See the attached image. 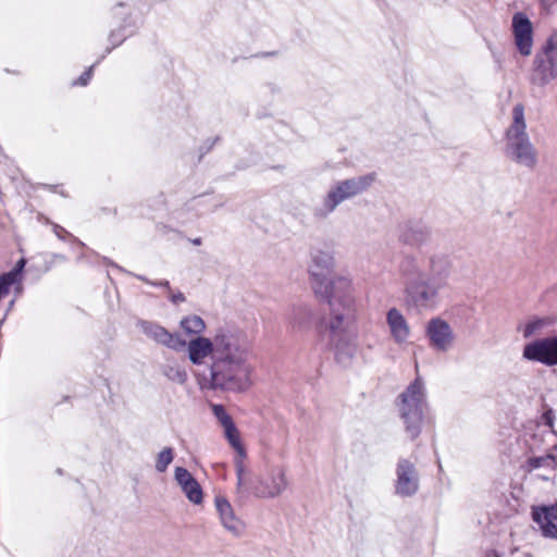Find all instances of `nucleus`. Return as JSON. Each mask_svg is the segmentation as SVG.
Returning <instances> with one entry per match:
<instances>
[{
	"instance_id": "1",
	"label": "nucleus",
	"mask_w": 557,
	"mask_h": 557,
	"mask_svg": "<svg viewBox=\"0 0 557 557\" xmlns=\"http://www.w3.org/2000/svg\"><path fill=\"white\" fill-rule=\"evenodd\" d=\"M180 327L185 335L193 337L185 346L188 360L195 366H203L210 360L202 375L206 387L245 393L252 386L250 347L243 333L221 329L212 338L206 337L202 334L207 324L194 313L184 315Z\"/></svg>"
},
{
	"instance_id": "2",
	"label": "nucleus",
	"mask_w": 557,
	"mask_h": 557,
	"mask_svg": "<svg viewBox=\"0 0 557 557\" xmlns=\"http://www.w3.org/2000/svg\"><path fill=\"white\" fill-rule=\"evenodd\" d=\"M329 305V315L320 323V335L333 350L337 363L347 367L357 350V310L354 287L338 281L337 292L317 297Z\"/></svg>"
},
{
	"instance_id": "3",
	"label": "nucleus",
	"mask_w": 557,
	"mask_h": 557,
	"mask_svg": "<svg viewBox=\"0 0 557 557\" xmlns=\"http://www.w3.org/2000/svg\"><path fill=\"white\" fill-rule=\"evenodd\" d=\"M335 267L334 250L329 247L311 249L308 274L310 286L315 297L336 293L339 280L346 281L348 288L354 287L349 276L333 274Z\"/></svg>"
},
{
	"instance_id": "4",
	"label": "nucleus",
	"mask_w": 557,
	"mask_h": 557,
	"mask_svg": "<svg viewBox=\"0 0 557 557\" xmlns=\"http://www.w3.org/2000/svg\"><path fill=\"white\" fill-rule=\"evenodd\" d=\"M506 151L511 161L527 169L537 164V151L527 134L524 109L516 104L512 109V122L506 132Z\"/></svg>"
},
{
	"instance_id": "5",
	"label": "nucleus",
	"mask_w": 557,
	"mask_h": 557,
	"mask_svg": "<svg viewBox=\"0 0 557 557\" xmlns=\"http://www.w3.org/2000/svg\"><path fill=\"white\" fill-rule=\"evenodd\" d=\"M396 407L405 424L407 435L414 440L419 436L424 414L428 410L426 391L423 381L417 377L398 396Z\"/></svg>"
},
{
	"instance_id": "6",
	"label": "nucleus",
	"mask_w": 557,
	"mask_h": 557,
	"mask_svg": "<svg viewBox=\"0 0 557 557\" xmlns=\"http://www.w3.org/2000/svg\"><path fill=\"white\" fill-rule=\"evenodd\" d=\"M288 485L285 468L281 465H272L264 475H255L247 466L245 484H239L237 479V492L243 495H253L258 498H274L280 496Z\"/></svg>"
},
{
	"instance_id": "7",
	"label": "nucleus",
	"mask_w": 557,
	"mask_h": 557,
	"mask_svg": "<svg viewBox=\"0 0 557 557\" xmlns=\"http://www.w3.org/2000/svg\"><path fill=\"white\" fill-rule=\"evenodd\" d=\"M376 180L377 176L370 173L337 182L327 191L321 207L317 208L315 215L321 218L329 215L345 200L367 191Z\"/></svg>"
},
{
	"instance_id": "8",
	"label": "nucleus",
	"mask_w": 557,
	"mask_h": 557,
	"mask_svg": "<svg viewBox=\"0 0 557 557\" xmlns=\"http://www.w3.org/2000/svg\"><path fill=\"white\" fill-rule=\"evenodd\" d=\"M212 412L223 428V434L230 446L234 449V467L236 479L244 485L247 476L246 449L242 443L240 433L235 425L232 417L226 412L222 405H213Z\"/></svg>"
},
{
	"instance_id": "9",
	"label": "nucleus",
	"mask_w": 557,
	"mask_h": 557,
	"mask_svg": "<svg viewBox=\"0 0 557 557\" xmlns=\"http://www.w3.org/2000/svg\"><path fill=\"white\" fill-rule=\"evenodd\" d=\"M522 356L529 361L548 367L557 366V336L544 337L527 344Z\"/></svg>"
},
{
	"instance_id": "10",
	"label": "nucleus",
	"mask_w": 557,
	"mask_h": 557,
	"mask_svg": "<svg viewBox=\"0 0 557 557\" xmlns=\"http://www.w3.org/2000/svg\"><path fill=\"white\" fill-rule=\"evenodd\" d=\"M534 77L541 84L557 77V32L549 37L543 54L536 58Z\"/></svg>"
},
{
	"instance_id": "11",
	"label": "nucleus",
	"mask_w": 557,
	"mask_h": 557,
	"mask_svg": "<svg viewBox=\"0 0 557 557\" xmlns=\"http://www.w3.org/2000/svg\"><path fill=\"white\" fill-rule=\"evenodd\" d=\"M425 331L433 349L445 352L454 346L455 334L445 320L441 318L431 319Z\"/></svg>"
},
{
	"instance_id": "12",
	"label": "nucleus",
	"mask_w": 557,
	"mask_h": 557,
	"mask_svg": "<svg viewBox=\"0 0 557 557\" xmlns=\"http://www.w3.org/2000/svg\"><path fill=\"white\" fill-rule=\"evenodd\" d=\"M395 492L401 497L413 496L419 490V474L412 462L403 459L396 469Z\"/></svg>"
},
{
	"instance_id": "13",
	"label": "nucleus",
	"mask_w": 557,
	"mask_h": 557,
	"mask_svg": "<svg viewBox=\"0 0 557 557\" xmlns=\"http://www.w3.org/2000/svg\"><path fill=\"white\" fill-rule=\"evenodd\" d=\"M140 329L147 337L154 341L157 344L175 351H180L186 346V341L180 334L172 333L157 323L144 321L140 322Z\"/></svg>"
},
{
	"instance_id": "14",
	"label": "nucleus",
	"mask_w": 557,
	"mask_h": 557,
	"mask_svg": "<svg viewBox=\"0 0 557 557\" xmlns=\"http://www.w3.org/2000/svg\"><path fill=\"white\" fill-rule=\"evenodd\" d=\"M444 286L445 281L441 277L432 280L422 286H408L406 290L418 307L433 309L438 304V292Z\"/></svg>"
},
{
	"instance_id": "15",
	"label": "nucleus",
	"mask_w": 557,
	"mask_h": 557,
	"mask_svg": "<svg viewBox=\"0 0 557 557\" xmlns=\"http://www.w3.org/2000/svg\"><path fill=\"white\" fill-rule=\"evenodd\" d=\"M512 33L519 52L522 55H530L533 47V26L525 14L519 12L512 16Z\"/></svg>"
},
{
	"instance_id": "16",
	"label": "nucleus",
	"mask_w": 557,
	"mask_h": 557,
	"mask_svg": "<svg viewBox=\"0 0 557 557\" xmlns=\"http://www.w3.org/2000/svg\"><path fill=\"white\" fill-rule=\"evenodd\" d=\"M214 505L224 529L236 536L242 535L245 531V523L236 516L230 502L223 496H216Z\"/></svg>"
},
{
	"instance_id": "17",
	"label": "nucleus",
	"mask_w": 557,
	"mask_h": 557,
	"mask_svg": "<svg viewBox=\"0 0 557 557\" xmlns=\"http://www.w3.org/2000/svg\"><path fill=\"white\" fill-rule=\"evenodd\" d=\"M174 478L190 503L195 505L202 503L203 493L201 486L187 469L183 467H176L174 471Z\"/></svg>"
},
{
	"instance_id": "18",
	"label": "nucleus",
	"mask_w": 557,
	"mask_h": 557,
	"mask_svg": "<svg viewBox=\"0 0 557 557\" xmlns=\"http://www.w3.org/2000/svg\"><path fill=\"white\" fill-rule=\"evenodd\" d=\"M532 517L544 537L557 541V506L535 508Z\"/></svg>"
},
{
	"instance_id": "19",
	"label": "nucleus",
	"mask_w": 557,
	"mask_h": 557,
	"mask_svg": "<svg viewBox=\"0 0 557 557\" xmlns=\"http://www.w3.org/2000/svg\"><path fill=\"white\" fill-rule=\"evenodd\" d=\"M386 321L394 342L400 346L407 344L410 337V326L404 314L395 308L391 309L387 312Z\"/></svg>"
},
{
	"instance_id": "20",
	"label": "nucleus",
	"mask_w": 557,
	"mask_h": 557,
	"mask_svg": "<svg viewBox=\"0 0 557 557\" xmlns=\"http://www.w3.org/2000/svg\"><path fill=\"white\" fill-rule=\"evenodd\" d=\"M557 323V318L555 315H542V317H532L524 324L520 326V331L524 338H529L532 336L541 335L544 332L548 331Z\"/></svg>"
},
{
	"instance_id": "21",
	"label": "nucleus",
	"mask_w": 557,
	"mask_h": 557,
	"mask_svg": "<svg viewBox=\"0 0 557 557\" xmlns=\"http://www.w3.org/2000/svg\"><path fill=\"white\" fill-rule=\"evenodd\" d=\"M163 374L176 384H184L187 381V372L185 368L176 361L169 360L164 368Z\"/></svg>"
},
{
	"instance_id": "22",
	"label": "nucleus",
	"mask_w": 557,
	"mask_h": 557,
	"mask_svg": "<svg viewBox=\"0 0 557 557\" xmlns=\"http://www.w3.org/2000/svg\"><path fill=\"white\" fill-rule=\"evenodd\" d=\"M557 467V456L547 454L540 457H532L528 460L529 470H535L540 468L554 469Z\"/></svg>"
},
{
	"instance_id": "23",
	"label": "nucleus",
	"mask_w": 557,
	"mask_h": 557,
	"mask_svg": "<svg viewBox=\"0 0 557 557\" xmlns=\"http://www.w3.org/2000/svg\"><path fill=\"white\" fill-rule=\"evenodd\" d=\"M174 454L170 447H164L157 456L156 470L160 473L164 472L173 461Z\"/></svg>"
},
{
	"instance_id": "24",
	"label": "nucleus",
	"mask_w": 557,
	"mask_h": 557,
	"mask_svg": "<svg viewBox=\"0 0 557 557\" xmlns=\"http://www.w3.org/2000/svg\"><path fill=\"white\" fill-rule=\"evenodd\" d=\"M20 282L21 281L14 277V274L5 273L0 276V300L10 293V288L13 284Z\"/></svg>"
},
{
	"instance_id": "25",
	"label": "nucleus",
	"mask_w": 557,
	"mask_h": 557,
	"mask_svg": "<svg viewBox=\"0 0 557 557\" xmlns=\"http://www.w3.org/2000/svg\"><path fill=\"white\" fill-rule=\"evenodd\" d=\"M26 264V260L24 258L20 259L13 270L8 272L9 274H14V277L21 281V273Z\"/></svg>"
},
{
	"instance_id": "26",
	"label": "nucleus",
	"mask_w": 557,
	"mask_h": 557,
	"mask_svg": "<svg viewBox=\"0 0 557 557\" xmlns=\"http://www.w3.org/2000/svg\"><path fill=\"white\" fill-rule=\"evenodd\" d=\"M91 71H92V67H90L88 71L84 72L74 84H78L82 86L87 85L91 77Z\"/></svg>"
},
{
	"instance_id": "27",
	"label": "nucleus",
	"mask_w": 557,
	"mask_h": 557,
	"mask_svg": "<svg viewBox=\"0 0 557 557\" xmlns=\"http://www.w3.org/2000/svg\"><path fill=\"white\" fill-rule=\"evenodd\" d=\"M537 2L541 9L545 11H550L557 4V0H537Z\"/></svg>"
},
{
	"instance_id": "28",
	"label": "nucleus",
	"mask_w": 557,
	"mask_h": 557,
	"mask_svg": "<svg viewBox=\"0 0 557 557\" xmlns=\"http://www.w3.org/2000/svg\"><path fill=\"white\" fill-rule=\"evenodd\" d=\"M53 232L61 239L64 238V234H67V232L63 227H61L59 225H54L53 226Z\"/></svg>"
},
{
	"instance_id": "29",
	"label": "nucleus",
	"mask_w": 557,
	"mask_h": 557,
	"mask_svg": "<svg viewBox=\"0 0 557 557\" xmlns=\"http://www.w3.org/2000/svg\"><path fill=\"white\" fill-rule=\"evenodd\" d=\"M171 300L174 304L183 302L185 300V297L182 293L173 294L171 296Z\"/></svg>"
},
{
	"instance_id": "30",
	"label": "nucleus",
	"mask_w": 557,
	"mask_h": 557,
	"mask_svg": "<svg viewBox=\"0 0 557 557\" xmlns=\"http://www.w3.org/2000/svg\"><path fill=\"white\" fill-rule=\"evenodd\" d=\"M191 243H193L194 245H196V246H199V245H201V238H199V237H198V238H195V239H193V240H191Z\"/></svg>"
},
{
	"instance_id": "31",
	"label": "nucleus",
	"mask_w": 557,
	"mask_h": 557,
	"mask_svg": "<svg viewBox=\"0 0 557 557\" xmlns=\"http://www.w3.org/2000/svg\"><path fill=\"white\" fill-rule=\"evenodd\" d=\"M160 285H162V286H166V285H168V282H163V283H161Z\"/></svg>"
}]
</instances>
